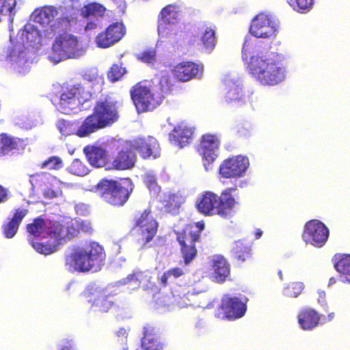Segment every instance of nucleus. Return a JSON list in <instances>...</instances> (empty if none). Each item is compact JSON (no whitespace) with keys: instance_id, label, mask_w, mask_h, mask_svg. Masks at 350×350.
Instances as JSON below:
<instances>
[{"instance_id":"nucleus-9","label":"nucleus","mask_w":350,"mask_h":350,"mask_svg":"<svg viewBox=\"0 0 350 350\" xmlns=\"http://www.w3.org/2000/svg\"><path fill=\"white\" fill-rule=\"evenodd\" d=\"M80 55L77 37L68 32H64L55 38L49 59L57 64L67 59L77 58Z\"/></svg>"},{"instance_id":"nucleus-40","label":"nucleus","mask_w":350,"mask_h":350,"mask_svg":"<svg viewBox=\"0 0 350 350\" xmlns=\"http://www.w3.org/2000/svg\"><path fill=\"white\" fill-rule=\"evenodd\" d=\"M153 87L156 89L157 94L162 96V100L166 95L172 92L173 89L171 79L167 76H162L159 79L158 86Z\"/></svg>"},{"instance_id":"nucleus-19","label":"nucleus","mask_w":350,"mask_h":350,"mask_svg":"<svg viewBox=\"0 0 350 350\" xmlns=\"http://www.w3.org/2000/svg\"><path fill=\"white\" fill-rule=\"evenodd\" d=\"M57 15L58 10L51 5H44L40 8H37L32 13L34 22L46 27L45 31L48 34H55L57 33V23L55 21V18Z\"/></svg>"},{"instance_id":"nucleus-52","label":"nucleus","mask_w":350,"mask_h":350,"mask_svg":"<svg viewBox=\"0 0 350 350\" xmlns=\"http://www.w3.org/2000/svg\"><path fill=\"white\" fill-rule=\"evenodd\" d=\"M16 5L15 0L12 3H8L6 0H0V14L8 13L11 15Z\"/></svg>"},{"instance_id":"nucleus-63","label":"nucleus","mask_w":350,"mask_h":350,"mask_svg":"<svg viewBox=\"0 0 350 350\" xmlns=\"http://www.w3.org/2000/svg\"><path fill=\"white\" fill-rule=\"evenodd\" d=\"M165 207L167 208L168 211H170V208L168 207V204H165Z\"/></svg>"},{"instance_id":"nucleus-18","label":"nucleus","mask_w":350,"mask_h":350,"mask_svg":"<svg viewBox=\"0 0 350 350\" xmlns=\"http://www.w3.org/2000/svg\"><path fill=\"white\" fill-rule=\"evenodd\" d=\"M219 144L220 142L215 135L205 134L202 136L198 150L203 157L204 166L206 170L217 159Z\"/></svg>"},{"instance_id":"nucleus-41","label":"nucleus","mask_w":350,"mask_h":350,"mask_svg":"<svg viewBox=\"0 0 350 350\" xmlns=\"http://www.w3.org/2000/svg\"><path fill=\"white\" fill-rule=\"evenodd\" d=\"M185 274L184 270L180 267H174L166 271H165L160 278L161 284L165 286L168 284V280L173 277L174 278H178L183 276Z\"/></svg>"},{"instance_id":"nucleus-24","label":"nucleus","mask_w":350,"mask_h":350,"mask_svg":"<svg viewBox=\"0 0 350 350\" xmlns=\"http://www.w3.org/2000/svg\"><path fill=\"white\" fill-rule=\"evenodd\" d=\"M213 278L216 282L223 283L230 275V265L221 255L215 256L211 260Z\"/></svg>"},{"instance_id":"nucleus-33","label":"nucleus","mask_w":350,"mask_h":350,"mask_svg":"<svg viewBox=\"0 0 350 350\" xmlns=\"http://www.w3.org/2000/svg\"><path fill=\"white\" fill-rule=\"evenodd\" d=\"M155 222L158 221L154 217L152 208L148 206L143 211H139L136 213L133 219V227L147 225Z\"/></svg>"},{"instance_id":"nucleus-28","label":"nucleus","mask_w":350,"mask_h":350,"mask_svg":"<svg viewBox=\"0 0 350 350\" xmlns=\"http://www.w3.org/2000/svg\"><path fill=\"white\" fill-rule=\"evenodd\" d=\"M193 131L185 125H178L170 133V139L180 147H184L191 142Z\"/></svg>"},{"instance_id":"nucleus-62","label":"nucleus","mask_w":350,"mask_h":350,"mask_svg":"<svg viewBox=\"0 0 350 350\" xmlns=\"http://www.w3.org/2000/svg\"><path fill=\"white\" fill-rule=\"evenodd\" d=\"M278 275H279L280 278L282 280V271H278Z\"/></svg>"},{"instance_id":"nucleus-31","label":"nucleus","mask_w":350,"mask_h":350,"mask_svg":"<svg viewBox=\"0 0 350 350\" xmlns=\"http://www.w3.org/2000/svg\"><path fill=\"white\" fill-rule=\"evenodd\" d=\"M251 251V247L249 244L239 240L234 243L231 252L234 258L239 263H243L250 259L252 256Z\"/></svg>"},{"instance_id":"nucleus-29","label":"nucleus","mask_w":350,"mask_h":350,"mask_svg":"<svg viewBox=\"0 0 350 350\" xmlns=\"http://www.w3.org/2000/svg\"><path fill=\"white\" fill-rule=\"evenodd\" d=\"M22 44L21 46H32L38 44L40 41L39 31L31 24H27L19 32Z\"/></svg>"},{"instance_id":"nucleus-32","label":"nucleus","mask_w":350,"mask_h":350,"mask_svg":"<svg viewBox=\"0 0 350 350\" xmlns=\"http://www.w3.org/2000/svg\"><path fill=\"white\" fill-rule=\"evenodd\" d=\"M200 41L203 47L208 51H212L217 43L216 27L215 25H204V29L201 34Z\"/></svg>"},{"instance_id":"nucleus-47","label":"nucleus","mask_w":350,"mask_h":350,"mask_svg":"<svg viewBox=\"0 0 350 350\" xmlns=\"http://www.w3.org/2000/svg\"><path fill=\"white\" fill-rule=\"evenodd\" d=\"M57 128L61 134L65 137L73 134L76 135V133L77 131V130L75 131L73 124L71 122L65 120H60L58 121Z\"/></svg>"},{"instance_id":"nucleus-38","label":"nucleus","mask_w":350,"mask_h":350,"mask_svg":"<svg viewBox=\"0 0 350 350\" xmlns=\"http://www.w3.org/2000/svg\"><path fill=\"white\" fill-rule=\"evenodd\" d=\"M146 280L147 275L145 271L140 269H135L123 279L122 283L123 284H133L139 287L141 284Z\"/></svg>"},{"instance_id":"nucleus-56","label":"nucleus","mask_w":350,"mask_h":350,"mask_svg":"<svg viewBox=\"0 0 350 350\" xmlns=\"http://www.w3.org/2000/svg\"><path fill=\"white\" fill-rule=\"evenodd\" d=\"M96 28H97V23L94 21H88L85 26V30L86 31L94 30Z\"/></svg>"},{"instance_id":"nucleus-50","label":"nucleus","mask_w":350,"mask_h":350,"mask_svg":"<svg viewBox=\"0 0 350 350\" xmlns=\"http://www.w3.org/2000/svg\"><path fill=\"white\" fill-rule=\"evenodd\" d=\"M32 247L39 253L48 255L53 253L56 248L54 245L42 243H32Z\"/></svg>"},{"instance_id":"nucleus-5","label":"nucleus","mask_w":350,"mask_h":350,"mask_svg":"<svg viewBox=\"0 0 350 350\" xmlns=\"http://www.w3.org/2000/svg\"><path fill=\"white\" fill-rule=\"evenodd\" d=\"M95 187L101 198L115 207L123 206L133 191V185L129 178L114 180L103 178Z\"/></svg>"},{"instance_id":"nucleus-59","label":"nucleus","mask_w":350,"mask_h":350,"mask_svg":"<svg viewBox=\"0 0 350 350\" xmlns=\"http://www.w3.org/2000/svg\"><path fill=\"white\" fill-rule=\"evenodd\" d=\"M61 350H75V349L71 345H67L62 347Z\"/></svg>"},{"instance_id":"nucleus-23","label":"nucleus","mask_w":350,"mask_h":350,"mask_svg":"<svg viewBox=\"0 0 350 350\" xmlns=\"http://www.w3.org/2000/svg\"><path fill=\"white\" fill-rule=\"evenodd\" d=\"M142 347L144 350H163L164 344L158 336L155 327L146 324L143 328Z\"/></svg>"},{"instance_id":"nucleus-6","label":"nucleus","mask_w":350,"mask_h":350,"mask_svg":"<svg viewBox=\"0 0 350 350\" xmlns=\"http://www.w3.org/2000/svg\"><path fill=\"white\" fill-rule=\"evenodd\" d=\"M92 87L90 81L63 87L57 103L59 109L66 114L77 111L93 98L95 93L92 91Z\"/></svg>"},{"instance_id":"nucleus-2","label":"nucleus","mask_w":350,"mask_h":350,"mask_svg":"<svg viewBox=\"0 0 350 350\" xmlns=\"http://www.w3.org/2000/svg\"><path fill=\"white\" fill-rule=\"evenodd\" d=\"M119 119L117 102L106 96L95 103L92 113L87 116L78 128L76 135L84 137L98 130L111 126Z\"/></svg>"},{"instance_id":"nucleus-13","label":"nucleus","mask_w":350,"mask_h":350,"mask_svg":"<svg viewBox=\"0 0 350 350\" xmlns=\"http://www.w3.org/2000/svg\"><path fill=\"white\" fill-rule=\"evenodd\" d=\"M126 31V27L122 22H113L96 36L95 42L100 48L110 47L119 42Z\"/></svg>"},{"instance_id":"nucleus-14","label":"nucleus","mask_w":350,"mask_h":350,"mask_svg":"<svg viewBox=\"0 0 350 350\" xmlns=\"http://www.w3.org/2000/svg\"><path fill=\"white\" fill-rule=\"evenodd\" d=\"M5 61L19 72L25 73L30 67L29 53L26 46L15 44L6 51Z\"/></svg>"},{"instance_id":"nucleus-25","label":"nucleus","mask_w":350,"mask_h":350,"mask_svg":"<svg viewBox=\"0 0 350 350\" xmlns=\"http://www.w3.org/2000/svg\"><path fill=\"white\" fill-rule=\"evenodd\" d=\"M28 212L26 208H17L14 211L13 217L1 226L3 234L5 238L11 239L14 237L23 219L28 214Z\"/></svg>"},{"instance_id":"nucleus-35","label":"nucleus","mask_w":350,"mask_h":350,"mask_svg":"<svg viewBox=\"0 0 350 350\" xmlns=\"http://www.w3.org/2000/svg\"><path fill=\"white\" fill-rule=\"evenodd\" d=\"M106 12V8L97 2H92L85 5L81 12V15L84 18L90 16H103Z\"/></svg>"},{"instance_id":"nucleus-17","label":"nucleus","mask_w":350,"mask_h":350,"mask_svg":"<svg viewBox=\"0 0 350 350\" xmlns=\"http://www.w3.org/2000/svg\"><path fill=\"white\" fill-rule=\"evenodd\" d=\"M246 309V304L238 297L226 296L221 299V304L218 308V316L223 319L235 320L242 317L245 314Z\"/></svg>"},{"instance_id":"nucleus-36","label":"nucleus","mask_w":350,"mask_h":350,"mask_svg":"<svg viewBox=\"0 0 350 350\" xmlns=\"http://www.w3.org/2000/svg\"><path fill=\"white\" fill-rule=\"evenodd\" d=\"M64 225L58 221L50 222L45 227L46 234L51 238L55 240H64Z\"/></svg>"},{"instance_id":"nucleus-21","label":"nucleus","mask_w":350,"mask_h":350,"mask_svg":"<svg viewBox=\"0 0 350 350\" xmlns=\"http://www.w3.org/2000/svg\"><path fill=\"white\" fill-rule=\"evenodd\" d=\"M202 67L193 62H182L172 69L174 77L179 81L187 82L202 75Z\"/></svg>"},{"instance_id":"nucleus-4","label":"nucleus","mask_w":350,"mask_h":350,"mask_svg":"<svg viewBox=\"0 0 350 350\" xmlns=\"http://www.w3.org/2000/svg\"><path fill=\"white\" fill-rule=\"evenodd\" d=\"M104 258L103 247L96 242L91 241L82 247H77L66 256L65 265L70 271L85 273L100 268Z\"/></svg>"},{"instance_id":"nucleus-11","label":"nucleus","mask_w":350,"mask_h":350,"mask_svg":"<svg viewBox=\"0 0 350 350\" xmlns=\"http://www.w3.org/2000/svg\"><path fill=\"white\" fill-rule=\"evenodd\" d=\"M277 31V23L267 14L260 13L251 21L250 32L256 38L273 39Z\"/></svg>"},{"instance_id":"nucleus-44","label":"nucleus","mask_w":350,"mask_h":350,"mask_svg":"<svg viewBox=\"0 0 350 350\" xmlns=\"http://www.w3.org/2000/svg\"><path fill=\"white\" fill-rule=\"evenodd\" d=\"M125 73L126 69L122 67L121 64H114L108 71L107 77L110 81L113 83L120 80Z\"/></svg>"},{"instance_id":"nucleus-58","label":"nucleus","mask_w":350,"mask_h":350,"mask_svg":"<svg viewBox=\"0 0 350 350\" xmlns=\"http://www.w3.org/2000/svg\"><path fill=\"white\" fill-rule=\"evenodd\" d=\"M262 234V231L260 229H257L255 232L256 239H259Z\"/></svg>"},{"instance_id":"nucleus-34","label":"nucleus","mask_w":350,"mask_h":350,"mask_svg":"<svg viewBox=\"0 0 350 350\" xmlns=\"http://www.w3.org/2000/svg\"><path fill=\"white\" fill-rule=\"evenodd\" d=\"M94 304L102 312H107L113 306L114 302L112 297L106 293L104 290L99 291L96 298L94 299Z\"/></svg>"},{"instance_id":"nucleus-16","label":"nucleus","mask_w":350,"mask_h":350,"mask_svg":"<svg viewBox=\"0 0 350 350\" xmlns=\"http://www.w3.org/2000/svg\"><path fill=\"white\" fill-rule=\"evenodd\" d=\"M127 142L132 150L137 152L144 159H156L159 156V144L152 136L137 137Z\"/></svg>"},{"instance_id":"nucleus-61","label":"nucleus","mask_w":350,"mask_h":350,"mask_svg":"<svg viewBox=\"0 0 350 350\" xmlns=\"http://www.w3.org/2000/svg\"><path fill=\"white\" fill-rule=\"evenodd\" d=\"M157 183H156V181L155 180H150L148 183V186L149 187H152V186H154V185H156Z\"/></svg>"},{"instance_id":"nucleus-30","label":"nucleus","mask_w":350,"mask_h":350,"mask_svg":"<svg viewBox=\"0 0 350 350\" xmlns=\"http://www.w3.org/2000/svg\"><path fill=\"white\" fill-rule=\"evenodd\" d=\"M336 270L350 283V254H336L332 258Z\"/></svg>"},{"instance_id":"nucleus-51","label":"nucleus","mask_w":350,"mask_h":350,"mask_svg":"<svg viewBox=\"0 0 350 350\" xmlns=\"http://www.w3.org/2000/svg\"><path fill=\"white\" fill-rule=\"evenodd\" d=\"M241 96V90L238 86L231 88L226 94L228 102L239 100Z\"/></svg>"},{"instance_id":"nucleus-37","label":"nucleus","mask_w":350,"mask_h":350,"mask_svg":"<svg viewBox=\"0 0 350 350\" xmlns=\"http://www.w3.org/2000/svg\"><path fill=\"white\" fill-rule=\"evenodd\" d=\"M45 221L41 217H38L33 219V221L28 224L26 229L28 233L33 237H40L42 233L45 231Z\"/></svg>"},{"instance_id":"nucleus-60","label":"nucleus","mask_w":350,"mask_h":350,"mask_svg":"<svg viewBox=\"0 0 350 350\" xmlns=\"http://www.w3.org/2000/svg\"><path fill=\"white\" fill-rule=\"evenodd\" d=\"M336 282V279L335 278H331L329 280V283H328V285L329 286H331V285H333Z\"/></svg>"},{"instance_id":"nucleus-27","label":"nucleus","mask_w":350,"mask_h":350,"mask_svg":"<svg viewBox=\"0 0 350 350\" xmlns=\"http://www.w3.org/2000/svg\"><path fill=\"white\" fill-rule=\"evenodd\" d=\"M158 222L133 227V229H137V241L138 243L143 247H149V243L153 240L158 232Z\"/></svg>"},{"instance_id":"nucleus-42","label":"nucleus","mask_w":350,"mask_h":350,"mask_svg":"<svg viewBox=\"0 0 350 350\" xmlns=\"http://www.w3.org/2000/svg\"><path fill=\"white\" fill-rule=\"evenodd\" d=\"M68 170L72 174L79 176H83L88 174L89 171L87 166L79 159H75L72 161Z\"/></svg>"},{"instance_id":"nucleus-7","label":"nucleus","mask_w":350,"mask_h":350,"mask_svg":"<svg viewBox=\"0 0 350 350\" xmlns=\"http://www.w3.org/2000/svg\"><path fill=\"white\" fill-rule=\"evenodd\" d=\"M130 96L138 113L153 111L162 102V96L157 94L155 88L146 80L134 85L130 90Z\"/></svg>"},{"instance_id":"nucleus-45","label":"nucleus","mask_w":350,"mask_h":350,"mask_svg":"<svg viewBox=\"0 0 350 350\" xmlns=\"http://www.w3.org/2000/svg\"><path fill=\"white\" fill-rule=\"evenodd\" d=\"M289 4L297 12H306L312 9L314 0H290Z\"/></svg>"},{"instance_id":"nucleus-15","label":"nucleus","mask_w":350,"mask_h":350,"mask_svg":"<svg viewBox=\"0 0 350 350\" xmlns=\"http://www.w3.org/2000/svg\"><path fill=\"white\" fill-rule=\"evenodd\" d=\"M137 155L126 141L121 149L110 158V170L124 171L133 169L136 164Z\"/></svg>"},{"instance_id":"nucleus-10","label":"nucleus","mask_w":350,"mask_h":350,"mask_svg":"<svg viewBox=\"0 0 350 350\" xmlns=\"http://www.w3.org/2000/svg\"><path fill=\"white\" fill-rule=\"evenodd\" d=\"M329 230L324 223L318 219L306 222L302 232V239L308 244L316 247H322L327 241Z\"/></svg>"},{"instance_id":"nucleus-3","label":"nucleus","mask_w":350,"mask_h":350,"mask_svg":"<svg viewBox=\"0 0 350 350\" xmlns=\"http://www.w3.org/2000/svg\"><path fill=\"white\" fill-rule=\"evenodd\" d=\"M235 187H229L218 196L213 191H206L198 198L196 202L197 211L204 216L217 215L223 219L232 217L234 208L238 204L232 196Z\"/></svg>"},{"instance_id":"nucleus-1","label":"nucleus","mask_w":350,"mask_h":350,"mask_svg":"<svg viewBox=\"0 0 350 350\" xmlns=\"http://www.w3.org/2000/svg\"><path fill=\"white\" fill-rule=\"evenodd\" d=\"M248 45L247 42L243 44L242 59L246 62V69L251 77L263 86H275L283 82L286 70L279 55L257 53L249 58Z\"/></svg>"},{"instance_id":"nucleus-55","label":"nucleus","mask_w":350,"mask_h":350,"mask_svg":"<svg viewBox=\"0 0 350 350\" xmlns=\"http://www.w3.org/2000/svg\"><path fill=\"white\" fill-rule=\"evenodd\" d=\"M44 196L47 198H54L57 196V193L51 189H48L44 192Z\"/></svg>"},{"instance_id":"nucleus-53","label":"nucleus","mask_w":350,"mask_h":350,"mask_svg":"<svg viewBox=\"0 0 350 350\" xmlns=\"http://www.w3.org/2000/svg\"><path fill=\"white\" fill-rule=\"evenodd\" d=\"M79 231H82L87 233H90L92 231V228L90 222L81 221L79 222Z\"/></svg>"},{"instance_id":"nucleus-57","label":"nucleus","mask_w":350,"mask_h":350,"mask_svg":"<svg viewBox=\"0 0 350 350\" xmlns=\"http://www.w3.org/2000/svg\"><path fill=\"white\" fill-rule=\"evenodd\" d=\"M118 8H119L120 12H124L126 8L125 1H121L120 3V4L118 5Z\"/></svg>"},{"instance_id":"nucleus-43","label":"nucleus","mask_w":350,"mask_h":350,"mask_svg":"<svg viewBox=\"0 0 350 350\" xmlns=\"http://www.w3.org/2000/svg\"><path fill=\"white\" fill-rule=\"evenodd\" d=\"M136 58L146 64H153L157 60V51L155 49H145L136 54Z\"/></svg>"},{"instance_id":"nucleus-54","label":"nucleus","mask_w":350,"mask_h":350,"mask_svg":"<svg viewBox=\"0 0 350 350\" xmlns=\"http://www.w3.org/2000/svg\"><path fill=\"white\" fill-rule=\"evenodd\" d=\"M9 198V191L7 188L0 185V203H3L8 200Z\"/></svg>"},{"instance_id":"nucleus-22","label":"nucleus","mask_w":350,"mask_h":350,"mask_svg":"<svg viewBox=\"0 0 350 350\" xmlns=\"http://www.w3.org/2000/svg\"><path fill=\"white\" fill-rule=\"evenodd\" d=\"M23 139L11 136L7 133L0 134V157L9 154H18L23 152L26 147Z\"/></svg>"},{"instance_id":"nucleus-46","label":"nucleus","mask_w":350,"mask_h":350,"mask_svg":"<svg viewBox=\"0 0 350 350\" xmlns=\"http://www.w3.org/2000/svg\"><path fill=\"white\" fill-rule=\"evenodd\" d=\"M63 167V163L61 158L56 156H53L48 158L46 161H43L41 165V168H47L48 170H58Z\"/></svg>"},{"instance_id":"nucleus-49","label":"nucleus","mask_w":350,"mask_h":350,"mask_svg":"<svg viewBox=\"0 0 350 350\" xmlns=\"http://www.w3.org/2000/svg\"><path fill=\"white\" fill-rule=\"evenodd\" d=\"M304 288V285L302 282H292L286 288V294L291 297H297L301 293Z\"/></svg>"},{"instance_id":"nucleus-39","label":"nucleus","mask_w":350,"mask_h":350,"mask_svg":"<svg viewBox=\"0 0 350 350\" xmlns=\"http://www.w3.org/2000/svg\"><path fill=\"white\" fill-rule=\"evenodd\" d=\"M178 12L174 10V7L168 5L163 8L159 14L160 20L165 23H174L178 18Z\"/></svg>"},{"instance_id":"nucleus-12","label":"nucleus","mask_w":350,"mask_h":350,"mask_svg":"<svg viewBox=\"0 0 350 350\" xmlns=\"http://www.w3.org/2000/svg\"><path fill=\"white\" fill-rule=\"evenodd\" d=\"M250 162L247 157L233 156L224 159L218 170L219 176L224 178H238L243 177L249 167Z\"/></svg>"},{"instance_id":"nucleus-48","label":"nucleus","mask_w":350,"mask_h":350,"mask_svg":"<svg viewBox=\"0 0 350 350\" xmlns=\"http://www.w3.org/2000/svg\"><path fill=\"white\" fill-rule=\"evenodd\" d=\"M80 233L79 221L72 222L64 227V240L71 239Z\"/></svg>"},{"instance_id":"nucleus-8","label":"nucleus","mask_w":350,"mask_h":350,"mask_svg":"<svg viewBox=\"0 0 350 350\" xmlns=\"http://www.w3.org/2000/svg\"><path fill=\"white\" fill-rule=\"evenodd\" d=\"M205 227L204 222L200 221L189 224L176 233V239L180 245V251L185 265H189L197 256L196 243L200 239Z\"/></svg>"},{"instance_id":"nucleus-20","label":"nucleus","mask_w":350,"mask_h":350,"mask_svg":"<svg viewBox=\"0 0 350 350\" xmlns=\"http://www.w3.org/2000/svg\"><path fill=\"white\" fill-rule=\"evenodd\" d=\"M83 152L89 163L96 168L104 167L110 170V158L107 150L97 146H87L83 148Z\"/></svg>"},{"instance_id":"nucleus-26","label":"nucleus","mask_w":350,"mask_h":350,"mask_svg":"<svg viewBox=\"0 0 350 350\" xmlns=\"http://www.w3.org/2000/svg\"><path fill=\"white\" fill-rule=\"evenodd\" d=\"M297 319L301 329L311 330L319 325L321 316L312 308H304L299 312Z\"/></svg>"}]
</instances>
